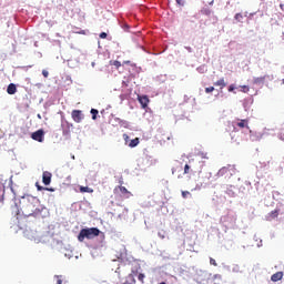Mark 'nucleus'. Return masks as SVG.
Returning <instances> with one entry per match:
<instances>
[{"mask_svg":"<svg viewBox=\"0 0 284 284\" xmlns=\"http://www.w3.org/2000/svg\"><path fill=\"white\" fill-rule=\"evenodd\" d=\"M20 204L22 214H24V216H39V214H41L43 211L39 197L32 195L22 196Z\"/></svg>","mask_w":284,"mask_h":284,"instance_id":"f257e3e1","label":"nucleus"},{"mask_svg":"<svg viewBox=\"0 0 284 284\" xmlns=\"http://www.w3.org/2000/svg\"><path fill=\"white\" fill-rule=\"evenodd\" d=\"M100 234H101V231L97 227L82 229L78 235V241L80 243H83L85 239L92 240V239H95V236H99Z\"/></svg>","mask_w":284,"mask_h":284,"instance_id":"f03ea898","label":"nucleus"},{"mask_svg":"<svg viewBox=\"0 0 284 284\" xmlns=\"http://www.w3.org/2000/svg\"><path fill=\"white\" fill-rule=\"evenodd\" d=\"M114 194L120 196L121 199H130L132 196V192L128 191L125 186H115Z\"/></svg>","mask_w":284,"mask_h":284,"instance_id":"7ed1b4c3","label":"nucleus"},{"mask_svg":"<svg viewBox=\"0 0 284 284\" xmlns=\"http://www.w3.org/2000/svg\"><path fill=\"white\" fill-rule=\"evenodd\" d=\"M71 119L74 121V123H81L85 116L83 115V111L81 110H73L71 112Z\"/></svg>","mask_w":284,"mask_h":284,"instance_id":"20e7f679","label":"nucleus"},{"mask_svg":"<svg viewBox=\"0 0 284 284\" xmlns=\"http://www.w3.org/2000/svg\"><path fill=\"white\" fill-rule=\"evenodd\" d=\"M235 170L233 166L229 165V166H224L219 171V175L220 176H232V174H235Z\"/></svg>","mask_w":284,"mask_h":284,"instance_id":"39448f33","label":"nucleus"},{"mask_svg":"<svg viewBox=\"0 0 284 284\" xmlns=\"http://www.w3.org/2000/svg\"><path fill=\"white\" fill-rule=\"evenodd\" d=\"M43 136H45L43 129H39L31 134V139H33V141H38V143H43Z\"/></svg>","mask_w":284,"mask_h":284,"instance_id":"423d86ee","label":"nucleus"},{"mask_svg":"<svg viewBox=\"0 0 284 284\" xmlns=\"http://www.w3.org/2000/svg\"><path fill=\"white\" fill-rule=\"evenodd\" d=\"M138 101L140 105H142V109L145 110L150 103V98H148V95H139Z\"/></svg>","mask_w":284,"mask_h":284,"instance_id":"0eeeda50","label":"nucleus"},{"mask_svg":"<svg viewBox=\"0 0 284 284\" xmlns=\"http://www.w3.org/2000/svg\"><path fill=\"white\" fill-rule=\"evenodd\" d=\"M42 183H44V185H50V183H52V173L44 171L42 173Z\"/></svg>","mask_w":284,"mask_h":284,"instance_id":"6e6552de","label":"nucleus"},{"mask_svg":"<svg viewBox=\"0 0 284 284\" xmlns=\"http://www.w3.org/2000/svg\"><path fill=\"white\" fill-rule=\"evenodd\" d=\"M281 210L275 209L274 211H271L267 215H266V221H274V219H278V214H280Z\"/></svg>","mask_w":284,"mask_h":284,"instance_id":"1a4fd4ad","label":"nucleus"},{"mask_svg":"<svg viewBox=\"0 0 284 284\" xmlns=\"http://www.w3.org/2000/svg\"><path fill=\"white\" fill-rule=\"evenodd\" d=\"M271 281H272L273 283H278V281H283V272L280 271V272L274 273V274L271 276Z\"/></svg>","mask_w":284,"mask_h":284,"instance_id":"9d476101","label":"nucleus"},{"mask_svg":"<svg viewBox=\"0 0 284 284\" xmlns=\"http://www.w3.org/2000/svg\"><path fill=\"white\" fill-rule=\"evenodd\" d=\"M62 128H63V134H70V132L72 131V128H74V124L70 122H65V124H63Z\"/></svg>","mask_w":284,"mask_h":284,"instance_id":"9b49d317","label":"nucleus"},{"mask_svg":"<svg viewBox=\"0 0 284 284\" xmlns=\"http://www.w3.org/2000/svg\"><path fill=\"white\" fill-rule=\"evenodd\" d=\"M8 94H17V85L14 83H10L7 88Z\"/></svg>","mask_w":284,"mask_h":284,"instance_id":"f8f14e48","label":"nucleus"},{"mask_svg":"<svg viewBox=\"0 0 284 284\" xmlns=\"http://www.w3.org/2000/svg\"><path fill=\"white\" fill-rule=\"evenodd\" d=\"M214 85L221 88L223 90V88H225L227 85V83H225V79L221 78L220 80H217L216 82H214Z\"/></svg>","mask_w":284,"mask_h":284,"instance_id":"ddd939ff","label":"nucleus"},{"mask_svg":"<svg viewBox=\"0 0 284 284\" xmlns=\"http://www.w3.org/2000/svg\"><path fill=\"white\" fill-rule=\"evenodd\" d=\"M139 143H141V141L139 140V138H135L133 140H131L128 144L129 148H136V145H139Z\"/></svg>","mask_w":284,"mask_h":284,"instance_id":"4468645a","label":"nucleus"},{"mask_svg":"<svg viewBox=\"0 0 284 284\" xmlns=\"http://www.w3.org/2000/svg\"><path fill=\"white\" fill-rule=\"evenodd\" d=\"M80 192L82 193H89L92 194V192H94V190L90 189L89 186H80Z\"/></svg>","mask_w":284,"mask_h":284,"instance_id":"2eb2a0df","label":"nucleus"},{"mask_svg":"<svg viewBox=\"0 0 284 284\" xmlns=\"http://www.w3.org/2000/svg\"><path fill=\"white\" fill-rule=\"evenodd\" d=\"M237 128H250L247 125V120H241L240 122L236 123Z\"/></svg>","mask_w":284,"mask_h":284,"instance_id":"dca6fc26","label":"nucleus"},{"mask_svg":"<svg viewBox=\"0 0 284 284\" xmlns=\"http://www.w3.org/2000/svg\"><path fill=\"white\" fill-rule=\"evenodd\" d=\"M235 21H237V23H243V14L242 13H236L234 16Z\"/></svg>","mask_w":284,"mask_h":284,"instance_id":"f3484780","label":"nucleus"},{"mask_svg":"<svg viewBox=\"0 0 284 284\" xmlns=\"http://www.w3.org/2000/svg\"><path fill=\"white\" fill-rule=\"evenodd\" d=\"M192 172V165L185 164L184 165V174H191Z\"/></svg>","mask_w":284,"mask_h":284,"instance_id":"a211bd4d","label":"nucleus"},{"mask_svg":"<svg viewBox=\"0 0 284 284\" xmlns=\"http://www.w3.org/2000/svg\"><path fill=\"white\" fill-rule=\"evenodd\" d=\"M91 114H92V120L97 121V115L99 114V110L97 109H91Z\"/></svg>","mask_w":284,"mask_h":284,"instance_id":"6ab92c4d","label":"nucleus"},{"mask_svg":"<svg viewBox=\"0 0 284 284\" xmlns=\"http://www.w3.org/2000/svg\"><path fill=\"white\" fill-rule=\"evenodd\" d=\"M265 82V77H260V78H254V83H264Z\"/></svg>","mask_w":284,"mask_h":284,"instance_id":"aec40b11","label":"nucleus"},{"mask_svg":"<svg viewBox=\"0 0 284 284\" xmlns=\"http://www.w3.org/2000/svg\"><path fill=\"white\" fill-rule=\"evenodd\" d=\"M123 140H124V145H129V143H130V135H128V133H124L123 134Z\"/></svg>","mask_w":284,"mask_h":284,"instance_id":"412c9836","label":"nucleus"},{"mask_svg":"<svg viewBox=\"0 0 284 284\" xmlns=\"http://www.w3.org/2000/svg\"><path fill=\"white\" fill-rule=\"evenodd\" d=\"M111 65H114V68H116V70H119L121 68V61L115 60L111 63Z\"/></svg>","mask_w":284,"mask_h":284,"instance_id":"4be33fe9","label":"nucleus"},{"mask_svg":"<svg viewBox=\"0 0 284 284\" xmlns=\"http://www.w3.org/2000/svg\"><path fill=\"white\" fill-rule=\"evenodd\" d=\"M57 284H63V275H55Z\"/></svg>","mask_w":284,"mask_h":284,"instance_id":"5701e85b","label":"nucleus"},{"mask_svg":"<svg viewBox=\"0 0 284 284\" xmlns=\"http://www.w3.org/2000/svg\"><path fill=\"white\" fill-rule=\"evenodd\" d=\"M241 92H244V93L250 92V87H247V85H241Z\"/></svg>","mask_w":284,"mask_h":284,"instance_id":"b1692460","label":"nucleus"},{"mask_svg":"<svg viewBox=\"0 0 284 284\" xmlns=\"http://www.w3.org/2000/svg\"><path fill=\"white\" fill-rule=\"evenodd\" d=\"M187 196H192V193L190 191H182V197L187 199Z\"/></svg>","mask_w":284,"mask_h":284,"instance_id":"393cba45","label":"nucleus"},{"mask_svg":"<svg viewBox=\"0 0 284 284\" xmlns=\"http://www.w3.org/2000/svg\"><path fill=\"white\" fill-rule=\"evenodd\" d=\"M201 12L206 17H210V14H212V11L210 9H203Z\"/></svg>","mask_w":284,"mask_h":284,"instance_id":"a878e982","label":"nucleus"},{"mask_svg":"<svg viewBox=\"0 0 284 284\" xmlns=\"http://www.w3.org/2000/svg\"><path fill=\"white\" fill-rule=\"evenodd\" d=\"M210 265H213L214 267H216L219 264L216 263V260H214L213 257H210Z\"/></svg>","mask_w":284,"mask_h":284,"instance_id":"bb28decb","label":"nucleus"},{"mask_svg":"<svg viewBox=\"0 0 284 284\" xmlns=\"http://www.w3.org/2000/svg\"><path fill=\"white\" fill-rule=\"evenodd\" d=\"M42 77H44V79H48V77H50V72H48V70H42Z\"/></svg>","mask_w":284,"mask_h":284,"instance_id":"cd10ccee","label":"nucleus"},{"mask_svg":"<svg viewBox=\"0 0 284 284\" xmlns=\"http://www.w3.org/2000/svg\"><path fill=\"white\" fill-rule=\"evenodd\" d=\"M143 278H145V274L140 273V274L138 275V280H139L141 283H143Z\"/></svg>","mask_w":284,"mask_h":284,"instance_id":"c85d7f7f","label":"nucleus"},{"mask_svg":"<svg viewBox=\"0 0 284 284\" xmlns=\"http://www.w3.org/2000/svg\"><path fill=\"white\" fill-rule=\"evenodd\" d=\"M206 94H210V92H214V87L205 88Z\"/></svg>","mask_w":284,"mask_h":284,"instance_id":"c756f323","label":"nucleus"},{"mask_svg":"<svg viewBox=\"0 0 284 284\" xmlns=\"http://www.w3.org/2000/svg\"><path fill=\"white\" fill-rule=\"evenodd\" d=\"M36 187H37L38 192H42V190H45V187L39 185V183H36Z\"/></svg>","mask_w":284,"mask_h":284,"instance_id":"7c9ffc66","label":"nucleus"},{"mask_svg":"<svg viewBox=\"0 0 284 284\" xmlns=\"http://www.w3.org/2000/svg\"><path fill=\"white\" fill-rule=\"evenodd\" d=\"M100 39H108V33L105 32L100 33Z\"/></svg>","mask_w":284,"mask_h":284,"instance_id":"2f4dec72","label":"nucleus"},{"mask_svg":"<svg viewBox=\"0 0 284 284\" xmlns=\"http://www.w3.org/2000/svg\"><path fill=\"white\" fill-rule=\"evenodd\" d=\"M234 90H236V88L234 87V84H231V85L229 87V92H234Z\"/></svg>","mask_w":284,"mask_h":284,"instance_id":"473e14b6","label":"nucleus"},{"mask_svg":"<svg viewBox=\"0 0 284 284\" xmlns=\"http://www.w3.org/2000/svg\"><path fill=\"white\" fill-rule=\"evenodd\" d=\"M44 190H45L47 192H54V189H53V187H44Z\"/></svg>","mask_w":284,"mask_h":284,"instance_id":"72a5a7b5","label":"nucleus"},{"mask_svg":"<svg viewBox=\"0 0 284 284\" xmlns=\"http://www.w3.org/2000/svg\"><path fill=\"white\" fill-rule=\"evenodd\" d=\"M175 1H176V3H178L179 6H183V4H184L183 0H175Z\"/></svg>","mask_w":284,"mask_h":284,"instance_id":"f704fd0d","label":"nucleus"},{"mask_svg":"<svg viewBox=\"0 0 284 284\" xmlns=\"http://www.w3.org/2000/svg\"><path fill=\"white\" fill-rule=\"evenodd\" d=\"M158 236H160L161 239H165V235H163L162 233H158Z\"/></svg>","mask_w":284,"mask_h":284,"instance_id":"c9c22d12","label":"nucleus"},{"mask_svg":"<svg viewBox=\"0 0 284 284\" xmlns=\"http://www.w3.org/2000/svg\"><path fill=\"white\" fill-rule=\"evenodd\" d=\"M213 278H221V275H220V274H215V275L213 276Z\"/></svg>","mask_w":284,"mask_h":284,"instance_id":"e433bc0d","label":"nucleus"},{"mask_svg":"<svg viewBox=\"0 0 284 284\" xmlns=\"http://www.w3.org/2000/svg\"><path fill=\"white\" fill-rule=\"evenodd\" d=\"M123 63H124V64H130V60H128V61H124Z\"/></svg>","mask_w":284,"mask_h":284,"instance_id":"4c0bfd02","label":"nucleus"},{"mask_svg":"<svg viewBox=\"0 0 284 284\" xmlns=\"http://www.w3.org/2000/svg\"><path fill=\"white\" fill-rule=\"evenodd\" d=\"M123 284H131L130 282H124Z\"/></svg>","mask_w":284,"mask_h":284,"instance_id":"58836bf2","label":"nucleus"}]
</instances>
